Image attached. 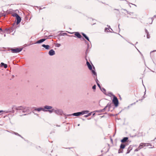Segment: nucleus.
Instances as JSON below:
<instances>
[{
    "mask_svg": "<svg viewBox=\"0 0 156 156\" xmlns=\"http://www.w3.org/2000/svg\"><path fill=\"white\" fill-rule=\"evenodd\" d=\"M112 103L113 104L115 108L117 107L119 105V103L117 98H113Z\"/></svg>",
    "mask_w": 156,
    "mask_h": 156,
    "instance_id": "1",
    "label": "nucleus"
},
{
    "mask_svg": "<svg viewBox=\"0 0 156 156\" xmlns=\"http://www.w3.org/2000/svg\"><path fill=\"white\" fill-rule=\"evenodd\" d=\"M11 50L12 52L14 53H16L21 51L22 50V49L18 48L16 49H12Z\"/></svg>",
    "mask_w": 156,
    "mask_h": 156,
    "instance_id": "2",
    "label": "nucleus"
},
{
    "mask_svg": "<svg viewBox=\"0 0 156 156\" xmlns=\"http://www.w3.org/2000/svg\"><path fill=\"white\" fill-rule=\"evenodd\" d=\"M147 144L146 143H141L139 147H138V150H140L141 148H143L144 147L146 146Z\"/></svg>",
    "mask_w": 156,
    "mask_h": 156,
    "instance_id": "3",
    "label": "nucleus"
},
{
    "mask_svg": "<svg viewBox=\"0 0 156 156\" xmlns=\"http://www.w3.org/2000/svg\"><path fill=\"white\" fill-rule=\"evenodd\" d=\"M153 22L152 18H149L147 20V24H151Z\"/></svg>",
    "mask_w": 156,
    "mask_h": 156,
    "instance_id": "4",
    "label": "nucleus"
},
{
    "mask_svg": "<svg viewBox=\"0 0 156 156\" xmlns=\"http://www.w3.org/2000/svg\"><path fill=\"white\" fill-rule=\"evenodd\" d=\"M16 19L17 20L16 24L18 25L20 22L21 21V18L19 16H18L17 17Z\"/></svg>",
    "mask_w": 156,
    "mask_h": 156,
    "instance_id": "5",
    "label": "nucleus"
},
{
    "mask_svg": "<svg viewBox=\"0 0 156 156\" xmlns=\"http://www.w3.org/2000/svg\"><path fill=\"white\" fill-rule=\"evenodd\" d=\"M84 113L82 112H78L77 113H75L73 114V115L75 116H78L80 115L83 114Z\"/></svg>",
    "mask_w": 156,
    "mask_h": 156,
    "instance_id": "6",
    "label": "nucleus"
},
{
    "mask_svg": "<svg viewBox=\"0 0 156 156\" xmlns=\"http://www.w3.org/2000/svg\"><path fill=\"white\" fill-rule=\"evenodd\" d=\"M55 54V51L53 49L51 50L49 52V54L50 55H54Z\"/></svg>",
    "mask_w": 156,
    "mask_h": 156,
    "instance_id": "7",
    "label": "nucleus"
},
{
    "mask_svg": "<svg viewBox=\"0 0 156 156\" xmlns=\"http://www.w3.org/2000/svg\"><path fill=\"white\" fill-rule=\"evenodd\" d=\"M87 64L88 66V67L89 69L91 70L92 69V67L91 65L90 64L89 62L87 60Z\"/></svg>",
    "mask_w": 156,
    "mask_h": 156,
    "instance_id": "8",
    "label": "nucleus"
},
{
    "mask_svg": "<svg viewBox=\"0 0 156 156\" xmlns=\"http://www.w3.org/2000/svg\"><path fill=\"white\" fill-rule=\"evenodd\" d=\"M55 113L58 115H62V112L60 110H57L55 111Z\"/></svg>",
    "mask_w": 156,
    "mask_h": 156,
    "instance_id": "9",
    "label": "nucleus"
},
{
    "mask_svg": "<svg viewBox=\"0 0 156 156\" xmlns=\"http://www.w3.org/2000/svg\"><path fill=\"white\" fill-rule=\"evenodd\" d=\"M75 35L78 38H80L82 37L81 35L78 32H75Z\"/></svg>",
    "mask_w": 156,
    "mask_h": 156,
    "instance_id": "10",
    "label": "nucleus"
},
{
    "mask_svg": "<svg viewBox=\"0 0 156 156\" xmlns=\"http://www.w3.org/2000/svg\"><path fill=\"white\" fill-rule=\"evenodd\" d=\"M128 138L127 137H124L122 140H121V142L122 143H124L126 142L128 140Z\"/></svg>",
    "mask_w": 156,
    "mask_h": 156,
    "instance_id": "11",
    "label": "nucleus"
},
{
    "mask_svg": "<svg viewBox=\"0 0 156 156\" xmlns=\"http://www.w3.org/2000/svg\"><path fill=\"white\" fill-rule=\"evenodd\" d=\"M35 110L36 111H40L41 110H42L43 111H46V110H45L44 108H36L35 109Z\"/></svg>",
    "mask_w": 156,
    "mask_h": 156,
    "instance_id": "12",
    "label": "nucleus"
},
{
    "mask_svg": "<svg viewBox=\"0 0 156 156\" xmlns=\"http://www.w3.org/2000/svg\"><path fill=\"white\" fill-rule=\"evenodd\" d=\"M44 109H47L49 110V109H51V108H52V107L51 106L46 105V106H44Z\"/></svg>",
    "mask_w": 156,
    "mask_h": 156,
    "instance_id": "13",
    "label": "nucleus"
},
{
    "mask_svg": "<svg viewBox=\"0 0 156 156\" xmlns=\"http://www.w3.org/2000/svg\"><path fill=\"white\" fill-rule=\"evenodd\" d=\"M43 47L47 49H48L49 48L50 46L49 45H46L45 44H43L42 45Z\"/></svg>",
    "mask_w": 156,
    "mask_h": 156,
    "instance_id": "14",
    "label": "nucleus"
},
{
    "mask_svg": "<svg viewBox=\"0 0 156 156\" xmlns=\"http://www.w3.org/2000/svg\"><path fill=\"white\" fill-rule=\"evenodd\" d=\"M108 96L111 97L112 98H116L115 96L112 93H108Z\"/></svg>",
    "mask_w": 156,
    "mask_h": 156,
    "instance_id": "15",
    "label": "nucleus"
},
{
    "mask_svg": "<svg viewBox=\"0 0 156 156\" xmlns=\"http://www.w3.org/2000/svg\"><path fill=\"white\" fill-rule=\"evenodd\" d=\"M45 39H43L37 41V43H41L44 42V41H45Z\"/></svg>",
    "mask_w": 156,
    "mask_h": 156,
    "instance_id": "16",
    "label": "nucleus"
},
{
    "mask_svg": "<svg viewBox=\"0 0 156 156\" xmlns=\"http://www.w3.org/2000/svg\"><path fill=\"white\" fill-rule=\"evenodd\" d=\"M21 109L24 110L25 108L23 107L22 106L18 107L16 108V109L17 110Z\"/></svg>",
    "mask_w": 156,
    "mask_h": 156,
    "instance_id": "17",
    "label": "nucleus"
},
{
    "mask_svg": "<svg viewBox=\"0 0 156 156\" xmlns=\"http://www.w3.org/2000/svg\"><path fill=\"white\" fill-rule=\"evenodd\" d=\"M126 146V145L123 144H121L120 146V148L121 149H124Z\"/></svg>",
    "mask_w": 156,
    "mask_h": 156,
    "instance_id": "18",
    "label": "nucleus"
},
{
    "mask_svg": "<svg viewBox=\"0 0 156 156\" xmlns=\"http://www.w3.org/2000/svg\"><path fill=\"white\" fill-rule=\"evenodd\" d=\"M1 65L2 66H3L4 68H6L7 67V65L6 64H4V63L2 62Z\"/></svg>",
    "mask_w": 156,
    "mask_h": 156,
    "instance_id": "19",
    "label": "nucleus"
},
{
    "mask_svg": "<svg viewBox=\"0 0 156 156\" xmlns=\"http://www.w3.org/2000/svg\"><path fill=\"white\" fill-rule=\"evenodd\" d=\"M83 36L88 41H89V39L88 37L84 33L82 34Z\"/></svg>",
    "mask_w": 156,
    "mask_h": 156,
    "instance_id": "20",
    "label": "nucleus"
},
{
    "mask_svg": "<svg viewBox=\"0 0 156 156\" xmlns=\"http://www.w3.org/2000/svg\"><path fill=\"white\" fill-rule=\"evenodd\" d=\"M145 31L146 33H147V38H149L150 37V36L148 34V33L147 32V30H146Z\"/></svg>",
    "mask_w": 156,
    "mask_h": 156,
    "instance_id": "21",
    "label": "nucleus"
},
{
    "mask_svg": "<svg viewBox=\"0 0 156 156\" xmlns=\"http://www.w3.org/2000/svg\"><path fill=\"white\" fill-rule=\"evenodd\" d=\"M92 70V73L95 76H97V74H96V73L95 72V71L94 70H93L92 69L91 70Z\"/></svg>",
    "mask_w": 156,
    "mask_h": 156,
    "instance_id": "22",
    "label": "nucleus"
},
{
    "mask_svg": "<svg viewBox=\"0 0 156 156\" xmlns=\"http://www.w3.org/2000/svg\"><path fill=\"white\" fill-rule=\"evenodd\" d=\"M105 94H106L105 93V91H106V90L104 88H101V89H100Z\"/></svg>",
    "mask_w": 156,
    "mask_h": 156,
    "instance_id": "23",
    "label": "nucleus"
},
{
    "mask_svg": "<svg viewBox=\"0 0 156 156\" xmlns=\"http://www.w3.org/2000/svg\"><path fill=\"white\" fill-rule=\"evenodd\" d=\"M19 15L17 13H14L13 15V16L14 17H15L16 18Z\"/></svg>",
    "mask_w": 156,
    "mask_h": 156,
    "instance_id": "24",
    "label": "nucleus"
},
{
    "mask_svg": "<svg viewBox=\"0 0 156 156\" xmlns=\"http://www.w3.org/2000/svg\"><path fill=\"white\" fill-rule=\"evenodd\" d=\"M132 150V149L130 147H129L128 150H127V153H129L130 151Z\"/></svg>",
    "mask_w": 156,
    "mask_h": 156,
    "instance_id": "25",
    "label": "nucleus"
},
{
    "mask_svg": "<svg viewBox=\"0 0 156 156\" xmlns=\"http://www.w3.org/2000/svg\"><path fill=\"white\" fill-rule=\"evenodd\" d=\"M47 111H48V112H49L50 113H51L54 110V109H52L51 110H46Z\"/></svg>",
    "mask_w": 156,
    "mask_h": 156,
    "instance_id": "26",
    "label": "nucleus"
},
{
    "mask_svg": "<svg viewBox=\"0 0 156 156\" xmlns=\"http://www.w3.org/2000/svg\"><path fill=\"white\" fill-rule=\"evenodd\" d=\"M97 84L98 85V87H99V88L101 89V87L100 85L98 83H97Z\"/></svg>",
    "mask_w": 156,
    "mask_h": 156,
    "instance_id": "27",
    "label": "nucleus"
},
{
    "mask_svg": "<svg viewBox=\"0 0 156 156\" xmlns=\"http://www.w3.org/2000/svg\"><path fill=\"white\" fill-rule=\"evenodd\" d=\"M96 86L95 85H94L93 87H92V89L94 90H95L96 89Z\"/></svg>",
    "mask_w": 156,
    "mask_h": 156,
    "instance_id": "28",
    "label": "nucleus"
},
{
    "mask_svg": "<svg viewBox=\"0 0 156 156\" xmlns=\"http://www.w3.org/2000/svg\"><path fill=\"white\" fill-rule=\"evenodd\" d=\"M139 150H138V148L137 149H136L135 150V151H138Z\"/></svg>",
    "mask_w": 156,
    "mask_h": 156,
    "instance_id": "29",
    "label": "nucleus"
},
{
    "mask_svg": "<svg viewBox=\"0 0 156 156\" xmlns=\"http://www.w3.org/2000/svg\"><path fill=\"white\" fill-rule=\"evenodd\" d=\"M122 151H121L120 150H119V153H122Z\"/></svg>",
    "mask_w": 156,
    "mask_h": 156,
    "instance_id": "30",
    "label": "nucleus"
},
{
    "mask_svg": "<svg viewBox=\"0 0 156 156\" xmlns=\"http://www.w3.org/2000/svg\"><path fill=\"white\" fill-rule=\"evenodd\" d=\"M96 81L97 83H98V81L97 79H96Z\"/></svg>",
    "mask_w": 156,
    "mask_h": 156,
    "instance_id": "31",
    "label": "nucleus"
},
{
    "mask_svg": "<svg viewBox=\"0 0 156 156\" xmlns=\"http://www.w3.org/2000/svg\"><path fill=\"white\" fill-rule=\"evenodd\" d=\"M0 31H2V28H0Z\"/></svg>",
    "mask_w": 156,
    "mask_h": 156,
    "instance_id": "32",
    "label": "nucleus"
},
{
    "mask_svg": "<svg viewBox=\"0 0 156 156\" xmlns=\"http://www.w3.org/2000/svg\"><path fill=\"white\" fill-rule=\"evenodd\" d=\"M88 116V115H85V116L86 117H87Z\"/></svg>",
    "mask_w": 156,
    "mask_h": 156,
    "instance_id": "33",
    "label": "nucleus"
},
{
    "mask_svg": "<svg viewBox=\"0 0 156 156\" xmlns=\"http://www.w3.org/2000/svg\"><path fill=\"white\" fill-rule=\"evenodd\" d=\"M3 111H0V113L2 112Z\"/></svg>",
    "mask_w": 156,
    "mask_h": 156,
    "instance_id": "34",
    "label": "nucleus"
},
{
    "mask_svg": "<svg viewBox=\"0 0 156 156\" xmlns=\"http://www.w3.org/2000/svg\"><path fill=\"white\" fill-rule=\"evenodd\" d=\"M107 107V106H106L105 107V108H106Z\"/></svg>",
    "mask_w": 156,
    "mask_h": 156,
    "instance_id": "35",
    "label": "nucleus"
}]
</instances>
